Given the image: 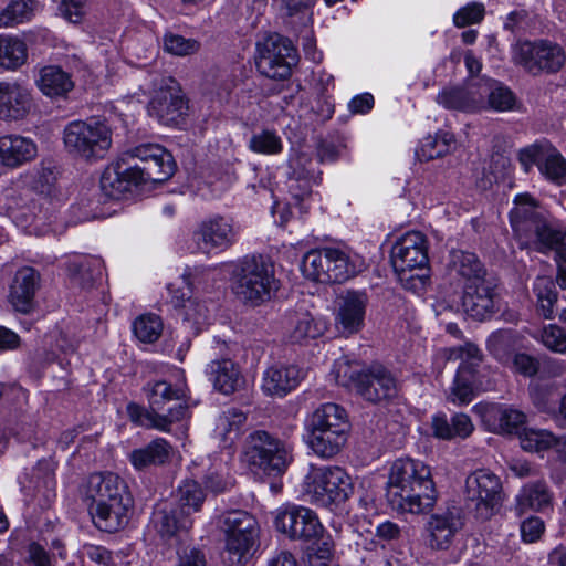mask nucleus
I'll list each match as a JSON object with an SVG mask.
<instances>
[{
  "mask_svg": "<svg viewBox=\"0 0 566 566\" xmlns=\"http://www.w3.org/2000/svg\"><path fill=\"white\" fill-rule=\"evenodd\" d=\"M492 416L496 421V430L503 433L517 432L526 419L522 411L509 407L494 409Z\"/></svg>",
  "mask_w": 566,
  "mask_h": 566,
  "instance_id": "864d4df0",
  "label": "nucleus"
},
{
  "mask_svg": "<svg viewBox=\"0 0 566 566\" xmlns=\"http://www.w3.org/2000/svg\"><path fill=\"white\" fill-rule=\"evenodd\" d=\"M467 500L474 504L476 514L489 520L503 502V490L500 478L489 469H479L465 480Z\"/></svg>",
  "mask_w": 566,
  "mask_h": 566,
  "instance_id": "ddd939ff",
  "label": "nucleus"
},
{
  "mask_svg": "<svg viewBox=\"0 0 566 566\" xmlns=\"http://www.w3.org/2000/svg\"><path fill=\"white\" fill-rule=\"evenodd\" d=\"M387 499L391 507L398 512H430L437 502V490L430 467L411 458L397 459L390 468Z\"/></svg>",
  "mask_w": 566,
  "mask_h": 566,
  "instance_id": "20e7f679",
  "label": "nucleus"
},
{
  "mask_svg": "<svg viewBox=\"0 0 566 566\" xmlns=\"http://www.w3.org/2000/svg\"><path fill=\"white\" fill-rule=\"evenodd\" d=\"M256 535H227V552L231 564L244 563L251 554Z\"/></svg>",
  "mask_w": 566,
  "mask_h": 566,
  "instance_id": "5fc2aeb1",
  "label": "nucleus"
},
{
  "mask_svg": "<svg viewBox=\"0 0 566 566\" xmlns=\"http://www.w3.org/2000/svg\"><path fill=\"white\" fill-rule=\"evenodd\" d=\"M83 554L90 560L102 566H114L112 552L104 546L86 544L83 546Z\"/></svg>",
  "mask_w": 566,
  "mask_h": 566,
  "instance_id": "338daca9",
  "label": "nucleus"
},
{
  "mask_svg": "<svg viewBox=\"0 0 566 566\" xmlns=\"http://www.w3.org/2000/svg\"><path fill=\"white\" fill-rule=\"evenodd\" d=\"M175 169L174 157L166 148L159 144H139L105 167L99 187L105 197L119 200L142 184L166 181Z\"/></svg>",
  "mask_w": 566,
  "mask_h": 566,
  "instance_id": "f257e3e1",
  "label": "nucleus"
},
{
  "mask_svg": "<svg viewBox=\"0 0 566 566\" xmlns=\"http://www.w3.org/2000/svg\"><path fill=\"white\" fill-rule=\"evenodd\" d=\"M172 453V446L164 438H156L143 448L129 453V461L136 470L166 463Z\"/></svg>",
  "mask_w": 566,
  "mask_h": 566,
  "instance_id": "c9c22d12",
  "label": "nucleus"
},
{
  "mask_svg": "<svg viewBox=\"0 0 566 566\" xmlns=\"http://www.w3.org/2000/svg\"><path fill=\"white\" fill-rule=\"evenodd\" d=\"M182 315L185 321L192 323L197 327H200L201 325L206 324L208 319V308L197 298L188 296L187 304H184Z\"/></svg>",
  "mask_w": 566,
  "mask_h": 566,
  "instance_id": "0e129e2a",
  "label": "nucleus"
},
{
  "mask_svg": "<svg viewBox=\"0 0 566 566\" xmlns=\"http://www.w3.org/2000/svg\"><path fill=\"white\" fill-rule=\"evenodd\" d=\"M452 142V135L449 133H439L434 136L429 135L422 139L417 155L421 160H432L446 155Z\"/></svg>",
  "mask_w": 566,
  "mask_h": 566,
  "instance_id": "8fccbe9b",
  "label": "nucleus"
},
{
  "mask_svg": "<svg viewBox=\"0 0 566 566\" xmlns=\"http://www.w3.org/2000/svg\"><path fill=\"white\" fill-rule=\"evenodd\" d=\"M484 13L485 8L483 3L470 2L454 13L453 23L458 28H464L470 24L479 23L483 20Z\"/></svg>",
  "mask_w": 566,
  "mask_h": 566,
  "instance_id": "052dcab7",
  "label": "nucleus"
},
{
  "mask_svg": "<svg viewBox=\"0 0 566 566\" xmlns=\"http://www.w3.org/2000/svg\"><path fill=\"white\" fill-rule=\"evenodd\" d=\"M518 345V334L513 329H499L486 340L488 350L502 364H509Z\"/></svg>",
  "mask_w": 566,
  "mask_h": 566,
  "instance_id": "37998d69",
  "label": "nucleus"
},
{
  "mask_svg": "<svg viewBox=\"0 0 566 566\" xmlns=\"http://www.w3.org/2000/svg\"><path fill=\"white\" fill-rule=\"evenodd\" d=\"M369 297L364 291L347 290L336 301L335 327L345 335L359 333L365 326Z\"/></svg>",
  "mask_w": 566,
  "mask_h": 566,
  "instance_id": "6ab92c4d",
  "label": "nucleus"
},
{
  "mask_svg": "<svg viewBox=\"0 0 566 566\" xmlns=\"http://www.w3.org/2000/svg\"><path fill=\"white\" fill-rule=\"evenodd\" d=\"M133 332L140 342L154 343L161 335L163 322L155 314H144L134 321Z\"/></svg>",
  "mask_w": 566,
  "mask_h": 566,
  "instance_id": "3c124183",
  "label": "nucleus"
},
{
  "mask_svg": "<svg viewBox=\"0 0 566 566\" xmlns=\"http://www.w3.org/2000/svg\"><path fill=\"white\" fill-rule=\"evenodd\" d=\"M69 276L73 284L88 289L102 276V260L98 258H75L67 263Z\"/></svg>",
  "mask_w": 566,
  "mask_h": 566,
  "instance_id": "ea45409f",
  "label": "nucleus"
},
{
  "mask_svg": "<svg viewBox=\"0 0 566 566\" xmlns=\"http://www.w3.org/2000/svg\"><path fill=\"white\" fill-rule=\"evenodd\" d=\"M304 373L296 365H273L263 373L262 391L271 397H284L294 390Z\"/></svg>",
  "mask_w": 566,
  "mask_h": 566,
  "instance_id": "a878e982",
  "label": "nucleus"
},
{
  "mask_svg": "<svg viewBox=\"0 0 566 566\" xmlns=\"http://www.w3.org/2000/svg\"><path fill=\"white\" fill-rule=\"evenodd\" d=\"M545 525L542 518L537 516H530L521 524V536L526 543H534L544 533Z\"/></svg>",
  "mask_w": 566,
  "mask_h": 566,
  "instance_id": "69168bd1",
  "label": "nucleus"
},
{
  "mask_svg": "<svg viewBox=\"0 0 566 566\" xmlns=\"http://www.w3.org/2000/svg\"><path fill=\"white\" fill-rule=\"evenodd\" d=\"M349 428H333L306 433V442L318 457L329 459L346 444Z\"/></svg>",
  "mask_w": 566,
  "mask_h": 566,
  "instance_id": "7c9ffc66",
  "label": "nucleus"
},
{
  "mask_svg": "<svg viewBox=\"0 0 566 566\" xmlns=\"http://www.w3.org/2000/svg\"><path fill=\"white\" fill-rule=\"evenodd\" d=\"M397 392L396 380L392 375L381 366H375L367 370L363 384L357 394L370 402L394 397Z\"/></svg>",
  "mask_w": 566,
  "mask_h": 566,
  "instance_id": "cd10ccee",
  "label": "nucleus"
},
{
  "mask_svg": "<svg viewBox=\"0 0 566 566\" xmlns=\"http://www.w3.org/2000/svg\"><path fill=\"white\" fill-rule=\"evenodd\" d=\"M245 421L247 416L244 412L237 408H230L219 416L216 431L224 442L232 443L239 437Z\"/></svg>",
  "mask_w": 566,
  "mask_h": 566,
  "instance_id": "a18cd8bd",
  "label": "nucleus"
},
{
  "mask_svg": "<svg viewBox=\"0 0 566 566\" xmlns=\"http://www.w3.org/2000/svg\"><path fill=\"white\" fill-rule=\"evenodd\" d=\"M205 500V490L197 481L186 480L178 486L176 502L180 514L191 517L201 510Z\"/></svg>",
  "mask_w": 566,
  "mask_h": 566,
  "instance_id": "79ce46f5",
  "label": "nucleus"
},
{
  "mask_svg": "<svg viewBox=\"0 0 566 566\" xmlns=\"http://www.w3.org/2000/svg\"><path fill=\"white\" fill-rule=\"evenodd\" d=\"M512 368L514 373H517L524 377H533L539 369V363L537 358L525 353L514 354L510 363L506 364Z\"/></svg>",
  "mask_w": 566,
  "mask_h": 566,
  "instance_id": "680f3d73",
  "label": "nucleus"
},
{
  "mask_svg": "<svg viewBox=\"0 0 566 566\" xmlns=\"http://www.w3.org/2000/svg\"><path fill=\"white\" fill-rule=\"evenodd\" d=\"M441 356L448 361L461 360L448 399L455 405H467L473 399V367L481 361L480 349L473 344L443 348Z\"/></svg>",
  "mask_w": 566,
  "mask_h": 566,
  "instance_id": "2eb2a0df",
  "label": "nucleus"
},
{
  "mask_svg": "<svg viewBox=\"0 0 566 566\" xmlns=\"http://www.w3.org/2000/svg\"><path fill=\"white\" fill-rule=\"evenodd\" d=\"M85 501L90 502V513L95 526L114 533L128 523V512L133 505L125 482L114 473H93L88 476Z\"/></svg>",
  "mask_w": 566,
  "mask_h": 566,
  "instance_id": "39448f33",
  "label": "nucleus"
},
{
  "mask_svg": "<svg viewBox=\"0 0 566 566\" xmlns=\"http://www.w3.org/2000/svg\"><path fill=\"white\" fill-rule=\"evenodd\" d=\"M452 439L468 438L474 430L471 418L465 413H455L451 418Z\"/></svg>",
  "mask_w": 566,
  "mask_h": 566,
  "instance_id": "774afa93",
  "label": "nucleus"
},
{
  "mask_svg": "<svg viewBox=\"0 0 566 566\" xmlns=\"http://www.w3.org/2000/svg\"><path fill=\"white\" fill-rule=\"evenodd\" d=\"M36 85L49 97H63L73 90L74 82L60 66L49 65L40 70Z\"/></svg>",
  "mask_w": 566,
  "mask_h": 566,
  "instance_id": "e433bc0d",
  "label": "nucleus"
},
{
  "mask_svg": "<svg viewBox=\"0 0 566 566\" xmlns=\"http://www.w3.org/2000/svg\"><path fill=\"white\" fill-rule=\"evenodd\" d=\"M305 431L318 432L333 428H349L346 411L336 403H323L305 419Z\"/></svg>",
  "mask_w": 566,
  "mask_h": 566,
  "instance_id": "f704fd0d",
  "label": "nucleus"
},
{
  "mask_svg": "<svg viewBox=\"0 0 566 566\" xmlns=\"http://www.w3.org/2000/svg\"><path fill=\"white\" fill-rule=\"evenodd\" d=\"M510 221L523 245L541 253L555 251L556 284L566 290V231L551 227L537 210L536 200L528 193H520L514 198Z\"/></svg>",
  "mask_w": 566,
  "mask_h": 566,
  "instance_id": "7ed1b4c3",
  "label": "nucleus"
},
{
  "mask_svg": "<svg viewBox=\"0 0 566 566\" xmlns=\"http://www.w3.org/2000/svg\"><path fill=\"white\" fill-rule=\"evenodd\" d=\"M451 264L457 275L463 280V285L488 281L485 279V269L474 253L453 251L451 253Z\"/></svg>",
  "mask_w": 566,
  "mask_h": 566,
  "instance_id": "58836bf2",
  "label": "nucleus"
},
{
  "mask_svg": "<svg viewBox=\"0 0 566 566\" xmlns=\"http://www.w3.org/2000/svg\"><path fill=\"white\" fill-rule=\"evenodd\" d=\"M34 0H11L0 13V28H9L30 20Z\"/></svg>",
  "mask_w": 566,
  "mask_h": 566,
  "instance_id": "09e8293b",
  "label": "nucleus"
},
{
  "mask_svg": "<svg viewBox=\"0 0 566 566\" xmlns=\"http://www.w3.org/2000/svg\"><path fill=\"white\" fill-rule=\"evenodd\" d=\"M232 290L244 303L260 305L279 290L274 265L261 255L245 256L232 274Z\"/></svg>",
  "mask_w": 566,
  "mask_h": 566,
  "instance_id": "0eeeda50",
  "label": "nucleus"
},
{
  "mask_svg": "<svg viewBox=\"0 0 566 566\" xmlns=\"http://www.w3.org/2000/svg\"><path fill=\"white\" fill-rule=\"evenodd\" d=\"M41 286L40 273L31 268H20L10 284L9 287V303L12 305L14 311L29 314L36 305L35 295Z\"/></svg>",
  "mask_w": 566,
  "mask_h": 566,
  "instance_id": "4be33fe9",
  "label": "nucleus"
},
{
  "mask_svg": "<svg viewBox=\"0 0 566 566\" xmlns=\"http://www.w3.org/2000/svg\"><path fill=\"white\" fill-rule=\"evenodd\" d=\"M59 168L51 160H42L30 174V189L12 197L10 209L14 221L31 234L44 235L55 221L53 195L56 191Z\"/></svg>",
  "mask_w": 566,
  "mask_h": 566,
  "instance_id": "f03ea898",
  "label": "nucleus"
},
{
  "mask_svg": "<svg viewBox=\"0 0 566 566\" xmlns=\"http://www.w3.org/2000/svg\"><path fill=\"white\" fill-rule=\"evenodd\" d=\"M365 370L358 364L348 361L347 359H338L334 364L333 375L335 381L343 387L350 390H358L359 385L363 384Z\"/></svg>",
  "mask_w": 566,
  "mask_h": 566,
  "instance_id": "49530a36",
  "label": "nucleus"
},
{
  "mask_svg": "<svg viewBox=\"0 0 566 566\" xmlns=\"http://www.w3.org/2000/svg\"><path fill=\"white\" fill-rule=\"evenodd\" d=\"M208 375L214 389L223 395L233 394L242 385L239 367L228 358L213 359L208 365Z\"/></svg>",
  "mask_w": 566,
  "mask_h": 566,
  "instance_id": "72a5a7b5",
  "label": "nucleus"
},
{
  "mask_svg": "<svg viewBox=\"0 0 566 566\" xmlns=\"http://www.w3.org/2000/svg\"><path fill=\"white\" fill-rule=\"evenodd\" d=\"M296 63L297 52L289 39L273 33L256 43L255 64L264 76L285 80Z\"/></svg>",
  "mask_w": 566,
  "mask_h": 566,
  "instance_id": "9d476101",
  "label": "nucleus"
},
{
  "mask_svg": "<svg viewBox=\"0 0 566 566\" xmlns=\"http://www.w3.org/2000/svg\"><path fill=\"white\" fill-rule=\"evenodd\" d=\"M481 109L489 106L497 112L511 111L515 104L514 94L505 86L493 80L479 81Z\"/></svg>",
  "mask_w": 566,
  "mask_h": 566,
  "instance_id": "4c0bfd02",
  "label": "nucleus"
},
{
  "mask_svg": "<svg viewBox=\"0 0 566 566\" xmlns=\"http://www.w3.org/2000/svg\"><path fill=\"white\" fill-rule=\"evenodd\" d=\"M241 459L252 471L276 476L285 472L292 454L284 442L266 431L256 430L248 436Z\"/></svg>",
  "mask_w": 566,
  "mask_h": 566,
  "instance_id": "6e6552de",
  "label": "nucleus"
},
{
  "mask_svg": "<svg viewBox=\"0 0 566 566\" xmlns=\"http://www.w3.org/2000/svg\"><path fill=\"white\" fill-rule=\"evenodd\" d=\"M249 148L256 154L276 155L282 151L283 143L276 132L263 129L251 136L249 140Z\"/></svg>",
  "mask_w": 566,
  "mask_h": 566,
  "instance_id": "603ef678",
  "label": "nucleus"
},
{
  "mask_svg": "<svg viewBox=\"0 0 566 566\" xmlns=\"http://www.w3.org/2000/svg\"><path fill=\"white\" fill-rule=\"evenodd\" d=\"M304 491L312 503L329 507L347 501L354 485L350 476L340 467H311L304 480Z\"/></svg>",
  "mask_w": 566,
  "mask_h": 566,
  "instance_id": "1a4fd4ad",
  "label": "nucleus"
},
{
  "mask_svg": "<svg viewBox=\"0 0 566 566\" xmlns=\"http://www.w3.org/2000/svg\"><path fill=\"white\" fill-rule=\"evenodd\" d=\"M275 527L294 541H311L323 532L316 513L305 506L289 505L277 511Z\"/></svg>",
  "mask_w": 566,
  "mask_h": 566,
  "instance_id": "f3484780",
  "label": "nucleus"
},
{
  "mask_svg": "<svg viewBox=\"0 0 566 566\" xmlns=\"http://www.w3.org/2000/svg\"><path fill=\"white\" fill-rule=\"evenodd\" d=\"M518 160L525 172L536 165L548 181L557 186L566 185V159L551 143L542 140L522 148Z\"/></svg>",
  "mask_w": 566,
  "mask_h": 566,
  "instance_id": "4468645a",
  "label": "nucleus"
},
{
  "mask_svg": "<svg viewBox=\"0 0 566 566\" xmlns=\"http://www.w3.org/2000/svg\"><path fill=\"white\" fill-rule=\"evenodd\" d=\"M462 308L472 318L483 321L496 311L494 285L488 280L481 283L463 285Z\"/></svg>",
  "mask_w": 566,
  "mask_h": 566,
  "instance_id": "5701e85b",
  "label": "nucleus"
},
{
  "mask_svg": "<svg viewBox=\"0 0 566 566\" xmlns=\"http://www.w3.org/2000/svg\"><path fill=\"white\" fill-rule=\"evenodd\" d=\"M223 528L227 535H256V521L245 511H231L223 517Z\"/></svg>",
  "mask_w": 566,
  "mask_h": 566,
  "instance_id": "de8ad7c7",
  "label": "nucleus"
},
{
  "mask_svg": "<svg viewBox=\"0 0 566 566\" xmlns=\"http://www.w3.org/2000/svg\"><path fill=\"white\" fill-rule=\"evenodd\" d=\"M521 447L528 452H539L551 448L554 436L546 430L527 429L520 437Z\"/></svg>",
  "mask_w": 566,
  "mask_h": 566,
  "instance_id": "13d9d810",
  "label": "nucleus"
},
{
  "mask_svg": "<svg viewBox=\"0 0 566 566\" xmlns=\"http://www.w3.org/2000/svg\"><path fill=\"white\" fill-rule=\"evenodd\" d=\"M541 342L551 352L566 354V332L557 325L545 326L541 333Z\"/></svg>",
  "mask_w": 566,
  "mask_h": 566,
  "instance_id": "bf43d9fd",
  "label": "nucleus"
},
{
  "mask_svg": "<svg viewBox=\"0 0 566 566\" xmlns=\"http://www.w3.org/2000/svg\"><path fill=\"white\" fill-rule=\"evenodd\" d=\"M27 60V46L23 41L0 35V66L15 70Z\"/></svg>",
  "mask_w": 566,
  "mask_h": 566,
  "instance_id": "c03bdc74",
  "label": "nucleus"
},
{
  "mask_svg": "<svg viewBox=\"0 0 566 566\" xmlns=\"http://www.w3.org/2000/svg\"><path fill=\"white\" fill-rule=\"evenodd\" d=\"M62 135L67 154L88 164L104 159L113 144L111 127L93 117L67 123Z\"/></svg>",
  "mask_w": 566,
  "mask_h": 566,
  "instance_id": "423d86ee",
  "label": "nucleus"
},
{
  "mask_svg": "<svg viewBox=\"0 0 566 566\" xmlns=\"http://www.w3.org/2000/svg\"><path fill=\"white\" fill-rule=\"evenodd\" d=\"M155 526L163 538L169 539L178 532L192 527V520L186 514H180L178 507L170 511L158 510L154 514Z\"/></svg>",
  "mask_w": 566,
  "mask_h": 566,
  "instance_id": "a19ab883",
  "label": "nucleus"
},
{
  "mask_svg": "<svg viewBox=\"0 0 566 566\" xmlns=\"http://www.w3.org/2000/svg\"><path fill=\"white\" fill-rule=\"evenodd\" d=\"M553 502V493L544 480L526 483L516 495L515 511L518 515L527 510L544 511Z\"/></svg>",
  "mask_w": 566,
  "mask_h": 566,
  "instance_id": "2f4dec72",
  "label": "nucleus"
},
{
  "mask_svg": "<svg viewBox=\"0 0 566 566\" xmlns=\"http://www.w3.org/2000/svg\"><path fill=\"white\" fill-rule=\"evenodd\" d=\"M324 259L323 270L328 276V283H343L357 273L355 261L350 259L349 253L339 248H323Z\"/></svg>",
  "mask_w": 566,
  "mask_h": 566,
  "instance_id": "473e14b6",
  "label": "nucleus"
},
{
  "mask_svg": "<svg viewBox=\"0 0 566 566\" xmlns=\"http://www.w3.org/2000/svg\"><path fill=\"white\" fill-rule=\"evenodd\" d=\"M462 526V517L457 510L433 514L427 524L429 546L437 551L448 549Z\"/></svg>",
  "mask_w": 566,
  "mask_h": 566,
  "instance_id": "b1692460",
  "label": "nucleus"
},
{
  "mask_svg": "<svg viewBox=\"0 0 566 566\" xmlns=\"http://www.w3.org/2000/svg\"><path fill=\"white\" fill-rule=\"evenodd\" d=\"M164 50L176 56L195 54L200 49V43L195 39H188L175 33H166L163 39Z\"/></svg>",
  "mask_w": 566,
  "mask_h": 566,
  "instance_id": "4d7b16f0",
  "label": "nucleus"
},
{
  "mask_svg": "<svg viewBox=\"0 0 566 566\" xmlns=\"http://www.w3.org/2000/svg\"><path fill=\"white\" fill-rule=\"evenodd\" d=\"M186 109V101L178 83L169 77L165 82L148 105V113L164 125H171L182 116Z\"/></svg>",
  "mask_w": 566,
  "mask_h": 566,
  "instance_id": "aec40b11",
  "label": "nucleus"
},
{
  "mask_svg": "<svg viewBox=\"0 0 566 566\" xmlns=\"http://www.w3.org/2000/svg\"><path fill=\"white\" fill-rule=\"evenodd\" d=\"M326 324L304 306L286 313L283 321L284 339L291 344H307L324 334Z\"/></svg>",
  "mask_w": 566,
  "mask_h": 566,
  "instance_id": "412c9836",
  "label": "nucleus"
},
{
  "mask_svg": "<svg viewBox=\"0 0 566 566\" xmlns=\"http://www.w3.org/2000/svg\"><path fill=\"white\" fill-rule=\"evenodd\" d=\"M512 60L531 74L555 73L565 63L563 49L548 41H518L512 46Z\"/></svg>",
  "mask_w": 566,
  "mask_h": 566,
  "instance_id": "9b49d317",
  "label": "nucleus"
},
{
  "mask_svg": "<svg viewBox=\"0 0 566 566\" xmlns=\"http://www.w3.org/2000/svg\"><path fill=\"white\" fill-rule=\"evenodd\" d=\"M323 256V249L311 250L303 256L301 270L305 277L319 283H328V276L323 270V262H326Z\"/></svg>",
  "mask_w": 566,
  "mask_h": 566,
  "instance_id": "6e6d98bb",
  "label": "nucleus"
},
{
  "mask_svg": "<svg viewBox=\"0 0 566 566\" xmlns=\"http://www.w3.org/2000/svg\"><path fill=\"white\" fill-rule=\"evenodd\" d=\"M438 104L448 109L475 112L481 109L479 82L468 83L463 87L443 88L437 96Z\"/></svg>",
  "mask_w": 566,
  "mask_h": 566,
  "instance_id": "c756f323",
  "label": "nucleus"
},
{
  "mask_svg": "<svg viewBox=\"0 0 566 566\" xmlns=\"http://www.w3.org/2000/svg\"><path fill=\"white\" fill-rule=\"evenodd\" d=\"M184 413L185 408L180 406L168 408L167 413H156L149 407L146 409L134 402L127 405V415L132 422L161 432H170L174 424L180 423Z\"/></svg>",
  "mask_w": 566,
  "mask_h": 566,
  "instance_id": "bb28decb",
  "label": "nucleus"
},
{
  "mask_svg": "<svg viewBox=\"0 0 566 566\" xmlns=\"http://www.w3.org/2000/svg\"><path fill=\"white\" fill-rule=\"evenodd\" d=\"M35 143L20 135L0 137V161L2 165L15 168L36 157Z\"/></svg>",
  "mask_w": 566,
  "mask_h": 566,
  "instance_id": "c85d7f7f",
  "label": "nucleus"
},
{
  "mask_svg": "<svg viewBox=\"0 0 566 566\" xmlns=\"http://www.w3.org/2000/svg\"><path fill=\"white\" fill-rule=\"evenodd\" d=\"M238 228L232 218L216 214L200 222L193 232L198 251L205 254L226 251L234 244Z\"/></svg>",
  "mask_w": 566,
  "mask_h": 566,
  "instance_id": "dca6fc26",
  "label": "nucleus"
},
{
  "mask_svg": "<svg viewBox=\"0 0 566 566\" xmlns=\"http://www.w3.org/2000/svg\"><path fill=\"white\" fill-rule=\"evenodd\" d=\"M390 261L401 282L421 280L419 275L409 273L424 269L429 262L426 235L420 231H409L400 235L391 248Z\"/></svg>",
  "mask_w": 566,
  "mask_h": 566,
  "instance_id": "f8f14e48",
  "label": "nucleus"
},
{
  "mask_svg": "<svg viewBox=\"0 0 566 566\" xmlns=\"http://www.w3.org/2000/svg\"><path fill=\"white\" fill-rule=\"evenodd\" d=\"M143 391L147 398L148 407L156 413H167V409L171 407H184L185 413L180 418V422L190 418L189 406L187 402L188 386L185 378L175 382L166 379L148 381Z\"/></svg>",
  "mask_w": 566,
  "mask_h": 566,
  "instance_id": "a211bd4d",
  "label": "nucleus"
},
{
  "mask_svg": "<svg viewBox=\"0 0 566 566\" xmlns=\"http://www.w3.org/2000/svg\"><path fill=\"white\" fill-rule=\"evenodd\" d=\"M88 9V0H62L59 10L61 15L72 23H80Z\"/></svg>",
  "mask_w": 566,
  "mask_h": 566,
  "instance_id": "e2e57ef3",
  "label": "nucleus"
},
{
  "mask_svg": "<svg viewBox=\"0 0 566 566\" xmlns=\"http://www.w3.org/2000/svg\"><path fill=\"white\" fill-rule=\"evenodd\" d=\"M32 108L29 88L17 82H0V118L18 120L25 117Z\"/></svg>",
  "mask_w": 566,
  "mask_h": 566,
  "instance_id": "393cba45",
  "label": "nucleus"
}]
</instances>
